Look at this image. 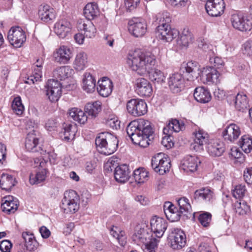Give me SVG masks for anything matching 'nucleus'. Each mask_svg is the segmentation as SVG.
I'll return each mask as SVG.
<instances>
[{
	"label": "nucleus",
	"instance_id": "26",
	"mask_svg": "<svg viewBox=\"0 0 252 252\" xmlns=\"http://www.w3.org/2000/svg\"><path fill=\"white\" fill-rule=\"evenodd\" d=\"M97 83V90L100 95L103 97H107L111 94L113 86L111 80L105 77L99 80Z\"/></svg>",
	"mask_w": 252,
	"mask_h": 252
},
{
	"label": "nucleus",
	"instance_id": "5",
	"mask_svg": "<svg viewBox=\"0 0 252 252\" xmlns=\"http://www.w3.org/2000/svg\"><path fill=\"white\" fill-rule=\"evenodd\" d=\"M177 202L179 207V210L170 202H165L163 206L165 215L171 221H178L180 220L181 214L189 212L191 210V206L187 198H180Z\"/></svg>",
	"mask_w": 252,
	"mask_h": 252
},
{
	"label": "nucleus",
	"instance_id": "54",
	"mask_svg": "<svg viewBox=\"0 0 252 252\" xmlns=\"http://www.w3.org/2000/svg\"><path fill=\"white\" fill-rule=\"evenodd\" d=\"M198 46L204 52H207L209 56L214 55L213 46L209 45L204 39H199L198 40Z\"/></svg>",
	"mask_w": 252,
	"mask_h": 252
},
{
	"label": "nucleus",
	"instance_id": "38",
	"mask_svg": "<svg viewBox=\"0 0 252 252\" xmlns=\"http://www.w3.org/2000/svg\"><path fill=\"white\" fill-rule=\"evenodd\" d=\"M68 114L70 118L80 124H84L88 119V117L85 113L78 108L70 109Z\"/></svg>",
	"mask_w": 252,
	"mask_h": 252
},
{
	"label": "nucleus",
	"instance_id": "3",
	"mask_svg": "<svg viewBox=\"0 0 252 252\" xmlns=\"http://www.w3.org/2000/svg\"><path fill=\"white\" fill-rule=\"evenodd\" d=\"M132 239L137 245L144 244L145 252H155L158 242L151 234V231H149L148 226L145 223L136 225Z\"/></svg>",
	"mask_w": 252,
	"mask_h": 252
},
{
	"label": "nucleus",
	"instance_id": "12",
	"mask_svg": "<svg viewBox=\"0 0 252 252\" xmlns=\"http://www.w3.org/2000/svg\"><path fill=\"white\" fill-rule=\"evenodd\" d=\"M126 109L131 115L140 116L147 112V104L142 99H131L127 102Z\"/></svg>",
	"mask_w": 252,
	"mask_h": 252
},
{
	"label": "nucleus",
	"instance_id": "28",
	"mask_svg": "<svg viewBox=\"0 0 252 252\" xmlns=\"http://www.w3.org/2000/svg\"><path fill=\"white\" fill-rule=\"evenodd\" d=\"M184 79L181 73L172 74L168 79V84L170 90L173 93H178L184 86Z\"/></svg>",
	"mask_w": 252,
	"mask_h": 252
},
{
	"label": "nucleus",
	"instance_id": "57",
	"mask_svg": "<svg viewBox=\"0 0 252 252\" xmlns=\"http://www.w3.org/2000/svg\"><path fill=\"white\" fill-rule=\"evenodd\" d=\"M229 155L232 158L237 159L239 162H243L244 160L243 154L236 147H232L230 150Z\"/></svg>",
	"mask_w": 252,
	"mask_h": 252
},
{
	"label": "nucleus",
	"instance_id": "49",
	"mask_svg": "<svg viewBox=\"0 0 252 252\" xmlns=\"http://www.w3.org/2000/svg\"><path fill=\"white\" fill-rule=\"evenodd\" d=\"M133 176L136 182L143 183L148 180V172L143 168H139L135 170Z\"/></svg>",
	"mask_w": 252,
	"mask_h": 252
},
{
	"label": "nucleus",
	"instance_id": "42",
	"mask_svg": "<svg viewBox=\"0 0 252 252\" xmlns=\"http://www.w3.org/2000/svg\"><path fill=\"white\" fill-rule=\"evenodd\" d=\"M15 178L7 174L3 173L0 179V187L3 190H10L16 184Z\"/></svg>",
	"mask_w": 252,
	"mask_h": 252
},
{
	"label": "nucleus",
	"instance_id": "19",
	"mask_svg": "<svg viewBox=\"0 0 252 252\" xmlns=\"http://www.w3.org/2000/svg\"><path fill=\"white\" fill-rule=\"evenodd\" d=\"M56 16V10L48 4H41L38 8V16L44 22H53Z\"/></svg>",
	"mask_w": 252,
	"mask_h": 252
},
{
	"label": "nucleus",
	"instance_id": "21",
	"mask_svg": "<svg viewBox=\"0 0 252 252\" xmlns=\"http://www.w3.org/2000/svg\"><path fill=\"white\" fill-rule=\"evenodd\" d=\"M135 88L136 93L141 96H150L153 91L151 84L143 78H138L136 80Z\"/></svg>",
	"mask_w": 252,
	"mask_h": 252
},
{
	"label": "nucleus",
	"instance_id": "22",
	"mask_svg": "<svg viewBox=\"0 0 252 252\" xmlns=\"http://www.w3.org/2000/svg\"><path fill=\"white\" fill-rule=\"evenodd\" d=\"M200 162L197 157L187 155L182 160L180 168L187 172H193L197 170L198 164Z\"/></svg>",
	"mask_w": 252,
	"mask_h": 252
},
{
	"label": "nucleus",
	"instance_id": "4",
	"mask_svg": "<svg viewBox=\"0 0 252 252\" xmlns=\"http://www.w3.org/2000/svg\"><path fill=\"white\" fill-rule=\"evenodd\" d=\"M95 142L97 151L106 156L113 154L118 146L117 137L109 132L99 133L96 137Z\"/></svg>",
	"mask_w": 252,
	"mask_h": 252
},
{
	"label": "nucleus",
	"instance_id": "58",
	"mask_svg": "<svg viewBox=\"0 0 252 252\" xmlns=\"http://www.w3.org/2000/svg\"><path fill=\"white\" fill-rule=\"evenodd\" d=\"M212 215L210 213L206 212L199 215L198 220L200 223L204 226H207L211 220Z\"/></svg>",
	"mask_w": 252,
	"mask_h": 252
},
{
	"label": "nucleus",
	"instance_id": "32",
	"mask_svg": "<svg viewBox=\"0 0 252 252\" xmlns=\"http://www.w3.org/2000/svg\"><path fill=\"white\" fill-rule=\"evenodd\" d=\"M193 96L197 101L203 103L208 102L212 98L209 91L203 87L196 88L194 91Z\"/></svg>",
	"mask_w": 252,
	"mask_h": 252
},
{
	"label": "nucleus",
	"instance_id": "35",
	"mask_svg": "<svg viewBox=\"0 0 252 252\" xmlns=\"http://www.w3.org/2000/svg\"><path fill=\"white\" fill-rule=\"evenodd\" d=\"M214 197L213 192L208 188L196 190L194 193V198L197 201H211Z\"/></svg>",
	"mask_w": 252,
	"mask_h": 252
},
{
	"label": "nucleus",
	"instance_id": "25",
	"mask_svg": "<svg viewBox=\"0 0 252 252\" xmlns=\"http://www.w3.org/2000/svg\"><path fill=\"white\" fill-rule=\"evenodd\" d=\"M224 143L219 140L211 141L208 144L207 152L212 157H220L225 151Z\"/></svg>",
	"mask_w": 252,
	"mask_h": 252
},
{
	"label": "nucleus",
	"instance_id": "8",
	"mask_svg": "<svg viewBox=\"0 0 252 252\" xmlns=\"http://www.w3.org/2000/svg\"><path fill=\"white\" fill-rule=\"evenodd\" d=\"M151 165L154 171L160 175L168 171L171 167L170 159L162 153H158L152 158Z\"/></svg>",
	"mask_w": 252,
	"mask_h": 252
},
{
	"label": "nucleus",
	"instance_id": "36",
	"mask_svg": "<svg viewBox=\"0 0 252 252\" xmlns=\"http://www.w3.org/2000/svg\"><path fill=\"white\" fill-rule=\"evenodd\" d=\"M99 14V10L97 4L95 2L88 3L84 9L85 17L91 21L97 17Z\"/></svg>",
	"mask_w": 252,
	"mask_h": 252
},
{
	"label": "nucleus",
	"instance_id": "43",
	"mask_svg": "<svg viewBox=\"0 0 252 252\" xmlns=\"http://www.w3.org/2000/svg\"><path fill=\"white\" fill-rule=\"evenodd\" d=\"M106 124L113 128L118 129L120 127V122L118 120L117 117L112 113L111 110H108L105 111Z\"/></svg>",
	"mask_w": 252,
	"mask_h": 252
},
{
	"label": "nucleus",
	"instance_id": "23",
	"mask_svg": "<svg viewBox=\"0 0 252 252\" xmlns=\"http://www.w3.org/2000/svg\"><path fill=\"white\" fill-rule=\"evenodd\" d=\"M241 134L239 126L235 124H231L226 127L223 131L222 135L225 140L234 142Z\"/></svg>",
	"mask_w": 252,
	"mask_h": 252
},
{
	"label": "nucleus",
	"instance_id": "59",
	"mask_svg": "<svg viewBox=\"0 0 252 252\" xmlns=\"http://www.w3.org/2000/svg\"><path fill=\"white\" fill-rule=\"evenodd\" d=\"M210 64L217 68H220L224 65V62L220 57L215 56L214 55L209 56Z\"/></svg>",
	"mask_w": 252,
	"mask_h": 252
},
{
	"label": "nucleus",
	"instance_id": "50",
	"mask_svg": "<svg viewBox=\"0 0 252 252\" xmlns=\"http://www.w3.org/2000/svg\"><path fill=\"white\" fill-rule=\"evenodd\" d=\"M243 15L237 13H234L231 15L230 21L233 27L238 30H244V28H249V24L245 25V27L242 25Z\"/></svg>",
	"mask_w": 252,
	"mask_h": 252
},
{
	"label": "nucleus",
	"instance_id": "53",
	"mask_svg": "<svg viewBox=\"0 0 252 252\" xmlns=\"http://www.w3.org/2000/svg\"><path fill=\"white\" fill-rule=\"evenodd\" d=\"M75 127L70 124L66 125L63 128L64 139L66 140L73 139L75 136Z\"/></svg>",
	"mask_w": 252,
	"mask_h": 252
},
{
	"label": "nucleus",
	"instance_id": "52",
	"mask_svg": "<svg viewBox=\"0 0 252 252\" xmlns=\"http://www.w3.org/2000/svg\"><path fill=\"white\" fill-rule=\"evenodd\" d=\"M46 173L41 171L35 174H31L30 176V183L31 185L38 184L45 180Z\"/></svg>",
	"mask_w": 252,
	"mask_h": 252
},
{
	"label": "nucleus",
	"instance_id": "45",
	"mask_svg": "<svg viewBox=\"0 0 252 252\" xmlns=\"http://www.w3.org/2000/svg\"><path fill=\"white\" fill-rule=\"evenodd\" d=\"M177 40V44L181 47H187L191 41L192 35L188 29H184Z\"/></svg>",
	"mask_w": 252,
	"mask_h": 252
},
{
	"label": "nucleus",
	"instance_id": "37",
	"mask_svg": "<svg viewBox=\"0 0 252 252\" xmlns=\"http://www.w3.org/2000/svg\"><path fill=\"white\" fill-rule=\"evenodd\" d=\"M234 103L236 109L240 111H243L249 107L248 98L244 92L237 94L235 96Z\"/></svg>",
	"mask_w": 252,
	"mask_h": 252
},
{
	"label": "nucleus",
	"instance_id": "64",
	"mask_svg": "<svg viewBox=\"0 0 252 252\" xmlns=\"http://www.w3.org/2000/svg\"><path fill=\"white\" fill-rule=\"evenodd\" d=\"M244 178L248 185H252V167L247 168L244 171Z\"/></svg>",
	"mask_w": 252,
	"mask_h": 252
},
{
	"label": "nucleus",
	"instance_id": "11",
	"mask_svg": "<svg viewBox=\"0 0 252 252\" xmlns=\"http://www.w3.org/2000/svg\"><path fill=\"white\" fill-rule=\"evenodd\" d=\"M7 38L10 43L16 48L22 46L26 40L25 32L20 27H12L9 31Z\"/></svg>",
	"mask_w": 252,
	"mask_h": 252
},
{
	"label": "nucleus",
	"instance_id": "60",
	"mask_svg": "<svg viewBox=\"0 0 252 252\" xmlns=\"http://www.w3.org/2000/svg\"><path fill=\"white\" fill-rule=\"evenodd\" d=\"M242 51L243 54L247 56H252V41L248 40L245 42L242 45Z\"/></svg>",
	"mask_w": 252,
	"mask_h": 252
},
{
	"label": "nucleus",
	"instance_id": "48",
	"mask_svg": "<svg viewBox=\"0 0 252 252\" xmlns=\"http://www.w3.org/2000/svg\"><path fill=\"white\" fill-rule=\"evenodd\" d=\"M239 145L246 153H250L252 150V139L248 135L242 136L239 141Z\"/></svg>",
	"mask_w": 252,
	"mask_h": 252
},
{
	"label": "nucleus",
	"instance_id": "30",
	"mask_svg": "<svg viewBox=\"0 0 252 252\" xmlns=\"http://www.w3.org/2000/svg\"><path fill=\"white\" fill-rule=\"evenodd\" d=\"M1 208L3 212L10 214L14 213L18 208V200L12 196H8L4 198Z\"/></svg>",
	"mask_w": 252,
	"mask_h": 252
},
{
	"label": "nucleus",
	"instance_id": "33",
	"mask_svg": "<svg viewBox=\"0 0 252 252\" xmlns=\"http://www.w3.org/2000/svg\"><path fill=\"white\" fill-rule=\"evenodd\" d=\"M183 69L186 71L185 77L188 81H193L199 75V68L192 62L186 63Z\"/></svg>",
	"mask_w": 252,
	"mask_h": 252
},
{
	"label": "nucleus",
	"instance_id": "24",
	"mask_svg": "<svg viewBox=\"0 0 252 252\" xmlns=\"http://www.w3.org/2000/svg\"><path fill=\"white\" fill-rule=\"evenodd\" d=\"M72 25L66 19H61L56 22L54 25L55 32L61 38H64L70 32Z\"/></svg>",
	"mask_w": 252,
	"mask_h": 252
},
{
	"label": "nucleus",
	"instance_id": "46",
	"mask_svg": "<svg viewBox=\"0 0 252 252\" xmlns=\"http://www.w3.org/2000/svg\"><path fill=\"white\" fill-rule=\"evenodd\" d=\"M110 233L113 237L116 238L120 245L124 246L126 243L125 233L117 226H113L110 230Z\"/></svg>",
	"mask_w": 252,
	"mask_h": 252
},
{
	"label": "nucleus",
	"instance_id": "47",
	"mask_svg": "<svg viewBox=\"0 0 252 252\" xmlns=\"http://www.w3.org/2000/svg\"><path fill=\"white\" fill-rule=\"evenodd\" d=\"M234 209L236 213L242 216L248 214L251 211L250 207L245 201L242 200L235 202Z\"/></svg>",
	"mask_w": 252,
	"mask_h": 252
},
{
	"label": "nucleus",
	"instance_id": "56",
	"mask_svg": "<svg viewBox=\"0 0 252 252\" xmlns=\"http://www.w3.org/2000/svg\"><path fill=\"white\" fill-rule=\"evenodd\" d=\"M158 16V19H159V25L158 26L162 27L163 26V28L170 27L169 23L171 22V20L168 13H163L162 14H159Z\"/></svg>",
	"mask_w": 252,
	"mask_h": 252
},
{
	"label": "nucleus",
	"instance_id": "61",
	"mask_svg": "<svg viewBox=\"0 0 252 252\" xmlns=\"http://www.w3.org/2000/svg\"><path fill=\"white\" fill-rule=\"evenodd\" d=\"M161 141L162 145L167 149H170L174 146V142L172 141L173 137L171 134H165Z\"/></svg>",
	"mask_w": 252,
	"mask_h": 252
},
{
	"label": "nucleus",
	"instance_id": "10",
	"mask_svg": "<svg viewBox=\"0 0 252 252\" xmlns=\"http://www.w3.org/2000/svg\"><path fill=\"white\" fill-rule=\"evenodd\" d=\"M46 95L51 102L59 100L62 94L61 83L55 79L49 80L45 86Z\"/></svg>",
	"mask_w": 252,
	"mask_h": 252
},
{
	"label": "nucleus",
	"instance_id": "7",
	"mask_svg": "<svg viewBox=\"0 0 252 252\" xmlns=\"http://www.w3.org/2000/svg\"><path fill=\"white\" fill-rule=\"evenodd\" d=\"M65 213H74L79 208V197L76 191L71 190L65 191L61 205Z\"/></svg>",
	"mask_w": 252,
	"mask_h": 252
},
{
	"label": "nucleus",
	"instance_id": "31",
	"mask_svg": "<svg viewBox=\"0 0 252 252\" xmlns=\"http://www.w3.org/2000/svg\"><path fill=\"white\" fill-rule=\"evenodd\" d=\"M185 128L184 124L177 119H171L163 129L164 134H171L173 132H178Z\"/></svg>",
	"mask_w": 252,
	"mask_h": 252
},
{
	"label": "nucleus",
	"instance_id": "39",
	"mask_svg": "<svg viewBox=\"0 0 252 252\" xmlns=\"http://www.w3.org/2000/svg\"><path fill=\"white\" fill-rule=\"evenodd\" d=\"M88 57L84 52H79L76 56L73 63L74 68L77 71L84 70L87 65Z\"/></svg>",
	"mask_w": 252,
	"mask_h": 252
},
{
	"label": "nucleus",
	"instance_id": "20",
	"mask_svg": "<svg viewBox=\"0 0 252 252\" xmlns=\"http://www.w3.org/2000/svg\"><path fill=\"white\" fill-rule=\"evenodd\" d=\"M163 26H158L157 28V34L160 39L170 42L179 35V32L177 30L172 29L170 27L163 28Z\"/></svg>",
	"mask_w": 252,
	"mask_h": 252
},
{
	"label": "nucleus",
	"instance_id": "18",
	"mask_svg": "<svg viewBox=\"0 0 252 252\" xmlns=\"http://www.w3.org/2000/svg\"><path fill=\"white\" fill-rule=\"evenodd\" d=\"M73 54L71 49L66 46H61L53 53L55 62L61 64H66L72 58Z\"/></svg>",
	"mask_w": 252,
	"mask_h": 252
},
{
	"label": "nucleus",
	"instance_id": "17",
	"mask_svg": "<svg viewBox=\"0 0 252 252\" xmlns=\"http://www.w3.org/2000/svg\"><path fill=\"white\" fill-rule=\"evenodd\" d=\"M151 233L158 238H161L167 227L166 221L162 218L155 216L151 219L150 221Z\"/></svg>",
	"mask_w": 252,
	"mask_h": 252
},
{
	"label": "nucleus",
	"instance_id": "15",
	"mask_svg": "<svg viewBox=\"0 0 252 252\" xmlns=\"http://www.w3.org/2000/svg\"><path fill=\"white\" fill-rule=\"evenodd\" d=\"M224 8L223 0H207L205 4L207 13L212 17H218L221 15Z\"/></svg>",
	"mask_w": 252,
	"mask_h": 252
},
{
	"label": "nucleus",
	"instance_id": "1",
	"mask_svg": "<svg viewBox=\"0 0 252 252\" xmlns=\"http://www.w3.org/2000/svg\"><path fill=\"white\" fill-rule=\"evenodd\" d=\"M127 63L139 75L149 74V79L154 83L164 82V73L158 69H153L156 63V58L151 53H144L139 50L131 52L128 55Z\"/></svg>",
	"mask_w": 252,
	"mask_h": 252
},
{
	"label": "nucleus",
	"instance_id": "62",
	"mask_svg": "<svg viewBox=\"0 0 252 252\" xmlns=\"http://www.w3.org/2000/svg\"><path fill=\"white\" fill-rule=\"evenodd\" d=\"M171 4L177 8L185 7L190 4L189 0H170Z\"/></svg>",
	"mask_w": 252,
	"mask_h": 252
},
{
	"label": "nucleus",
	"instance_id": "14",
	"mask_svg": "<svg viewBox=\"0 0 252 252\" xmlns=\"http://www.w3.org/2000/svg\"><path fill=\"white\" fill-rule=\"evenodd\" d=\"M220 73L213 67L208 66L202 71L201 80L204 84H217L220 82Z\"/></svg>",
	"mask_w": 252,
	"mask_h": 252
},
{
	"label": "nucleus",
	"instance_id": "51",
	"mask_svg": "<svg viewBox=\"0 0 252 252\" xmlns=\"http://www.w3.org/2000/svg\"><path fill=\"white\" fill-rule=\"evenodd\" d=\"M11 107L13 112L18 115H21L23 114L24 110V107L22 103L21 97H16L13 99Z\"/></svg>",
	"mask_w": 252,
	"mask_h": 252
},
{
	"label": "nucleus",
	"instance_id": "9",
	"mask_svg": "<svg viewBox=\"0 0 252 252\" xmlns=\"http://www.w3.org/2000/svg\"><path fill=\"white\" fill-rule=\"evenodd\" d=\"M193 142L190 144V149L196 152H201L204 150V146L207 144L209 136L203 129L198 128L193 133Z\"/></svg>",
	"mask_w": 252,
	"mask_h": 252
},
{
	"label": "nucleus",
	"instance_id": "41",
	"mask_svg": "<svg viewBox=\"0 0 252 252\" xmlns=\"http://www.w3.org/2000/svg\"><path fill=\"white\" fill-rule=\"evenodd\" d=\"M22 237L25 241V246L28 250L34 251L38 248L39 243L35 240L33 234L24 232L22 233Z\"/></svg>",
	"mask_w": 252,
	"mask_h": 252
},
{
	"label": "nucleus",
	"instance_id": "40",
	"mask_svg": "<svg viewBox=\"0 0 252 252\" xmlns=\"http://www.w3.org/2000/svg\"><path fill=\"white\" fill-rule=\"evenodd\" d=\"M96 81L90 73L86 72L84 74L82 88L87 93L94 92L95 87Z\"/></svg>",
	"mask_w": 252,
	"mask_h": 252
},
{
	"label": "nucleus",
	"instance_id": "6",
	"mask_svg": "<svg viewBox=\"0 0 252 252\" xmlns=\"http://www.w3.org/2000/svg\"><path fill=\"white\" fill-rule=\"evenodd\" d=\"M25 148L30 152H40L42 156V158L45 161L48 159L51 161V158H54L53 153H46L41 149L39 144V137L35 131L29 132L25 140Z\"/></svg>",
	"mask_w": 252,
	"mask_h": 252
},
{
	"label": "nucleus",
	"instance_id": "2",
	"mask_svg": "<svg viewBox=\"0 0 252 252\" xmlns=\"http://www.w3.org/2000/svg\"><path fill=\"white\" fill-rule=\"evenodd\" d=\"M151 123L142 119L131 122L126 127V132L133 144L141 147L148 146L154 133Z\"/></svg>",
	"mask_w": 252,
	"mask_h": 252
},
{
	"label": "nucleus",
	"instance_id": "63",
	"mask_svg": "<svg viewBox=\"0 0 252 252\" xmlns=\"http://www.w3.org/2000/svg\"><path fill=\"white\" fill-rule=\"evenodd\" d=\"M12 244L8 240H4L0 242V250L1 252H10Z\"/></svg>",
	"mask_w": 252,
	"mask_h": 252
},
{
	"label": "nucleus",
	"instance_id": "55",
	"mask_svg": "<svg viewBox=\"0 0 252 252\" xmlns=\"http://www.w3.org/2000/svg\"><path fill=\"white\" fill-rule=\"evenodd\" d=\"M246 191V189L244 185H238L236 186L234 189L232 190V193L235 198L241 199L244 196Z\"/></svg>",
	"mask_w": 252,
	"mask_h": 252
},
{
	"label": "nucleus",
	"instance_id": "27",
	"mask_svg": "<svg viewBox=\"0 0 252 252\" xmlns=\"http://www.w3.org/2000/svg\"><path fill=\"white\" fill-rule=\"evenodd\" d=\"M129 173V169L126 164H124L117 166L114 172L115 179L118 182L125 183L130 177Z\"/></svg>",
	"mask_w": 252,
	"mask_h": 252
},
{
	"label": "nucleus",
	"instance_id": "34",
	"mask_svg": "<svg viewBox=\"0 0 252 252\" xmlns=\"http://www.w3.org/2000/svg\"><path fill=\"white\" fill-rule=\"evenodd\" d=\"M73 70L68 66L56 68L53 72V77L56 79L63 80L71 76Z\"/></svg>",
	"mask_w": 252,
	"mask_h": 252
},
{
	"label": "nucleus",
	"instance_id": "13",
	"mask_svg": "<svg viewBox=\"0 0 252 252\" xmlns=\"http://www.w3.org/2000/svg\"><path fill=\"white\" fill-rule=\"evenodd\" d=\"M169 238L171 247L174 250H180L186 245V236L185 232L179 228L171 229Z\"/></svg>",
	"mask_w": 252,
	"mask_h": 252
},
{
	"label": "nucleus",
	"instance_id": "29",
	"mask_svg": "<svg viewBox=\"0 0 252 252\" xmlns=\"http://www.w3.org/2000/svg\"><path fill=\"white\" fill-rule=\"evenodd\" d=\"M77 28L82 32H84V34L86 37L92 38L95 36L96 29L91 21L78 22Z\"/></svg>",
	"mask_w": 252,
	"mask_h": 252
},
{
	"label": "nucleus",
	"instance_id": "44",
	"mask_svg": "<svg viewBox=\"0 0 252 252\" xmlns=\"http://www.w3.org/2000/svg\"><path fill=\"white\" fill-rule=\"evenodd\" d=\"M101 110L100 101L88 103L85 106V112L92 118H95Z\"/></svg>",
	"mask_w": 252,
	"mask_h": 252
},
{
	"label": "nucleus",
	"instance_id": "16",
	"mask_svg": "<svg viewBox=\"0 0 252 252\" xmlns=\"http://www.w3.org/2000/svg\"><path fill=\"white\" fill-rule=\"evenodd\" d=\"M147 26L145 21L141 19H134L129 22L128 30L136 37L143 36L147 32Z\"/></svg>",
	"mask_w": 252,
	"mask_h": 252
}]
</instances>
